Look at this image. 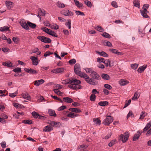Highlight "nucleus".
Here are the masks:
<instances>
[{
    "label": "nucleus",
    "instance_id": "nucleus-1",
    "mask_svg": "<svg viewBox=\"0 0 151 151\" xmlns=\"http://www.w3.org/2000/svg\"><path fill=\"white\" fill-rule=\"evenodd\" d=\"M73 84L68 86V87L73 90L79 89L82 88V86L79 85L81 83V81L76 79H73Z\"/></svg>",
    "mask_w": 151,
    "mask_h": 151
},
{
    "label": "nucleus",
    "instance_id": "nucleus-2",
    "mask_svg": "<svg viewBox=\"0 0 151 151\" xmlns=\"http://www.w3.org/2000/svg\"><path fill=\"white\" fill-rule=\"evenodd\" d=\"M113 118L111 116H107L102 123L106 126H109L113 121Z\"/></svg>",
    "mask_w": 151,
    "mask_h": 151
},
{
    "label": "nucleus",
    "instance_id": "nucleus-3",
    "mask_svg": "<svg viewBox=\"0 0 151 151\" xmlns=\"http://www.w3.org/2000/svg\"><path fill=\"white\" fill-rule=\"evenodd\" d=\"M124 135L123 134H121L119 136L120 139H121L123 143L125 142L127 140L129 137V132H126L124 133Z\"/></svg>",
    "mask_w": 151,
    "mask_h": 151
},
{
    "label": "nucleus",
    "instance_id": "nucleus-4",
    "mask_svg": "<svg viewBox=\"0 0 151 151\" xmlns=\"http://www.w3.org/2000/svg\"><path fill=\"white\" fill-rule=\"evenodd\" d=\"M37 38L41 42L46 43H49L51 42L50 39L44 36H38L37 37Z\"/></svg>",
    "mask_w": 151,
    "mask_h": 151
},
{
    "label": "nucleus",
    "instance_id": "nucleus-5",
    "mask_svg": "<svg viewBox=\"0 0 151 151\" xmlns=\"http://www.w3.org/2000/svg\"><path fill=\"white\" fill-rule=\"evenodd\" d=\"M61 14L64 16L71 17L73 16L74 13L68 9H64L61 11Z\"/></svg>",
    "mask_w": 151,
    "mask_h": 151
},
{
    "label": "nucleus",
    "instance_id": "nucleus-6",
    "mask_svg": "<svg viewBox=\"0 0 151 151\" xmlns=\"http://www.w3.org/2000/svg\"><path fill=\"white\" fill-rule=\"evenodd\" d=\"M91 76L92 78L97 80H100L101 78L99 75L96 71H93L91 74Z\"/></svg>",
    "mask_w": 151,
    "mask_h": 151
},
{
    "label": "nucleus",
    "instance_id": "nucleus-7",
    "mask_svg": "<svg viewBox=\"0 0 151 151\" xmlns=\"http://www.w3.org/2000/svg\"><path fill=\"white\" fill-rule=\"evenodd\" d=\"M89 84L92 85H97L98 82L96 80L93 79L92 78H91L89 77L86 80Z\"/></svg>",
    "mask_w": 151,
    "mask_h": 151
},
{
    "label": "nucleus",
    "instance_id": "nucleus-8",
    "mask_svg": "<svg viewBox=\"0 0 151 151\" xmlns=\"http://www.w3.org/2000/svg\"><path fill=\"white\" fill-rule=\"evenodd\" d=\"M74 72L78 75H79L82 72L81 71V68L80 65L76 64L74 67Z\"/></svg>",
    "mask_w": 151,
    "mask_h": 151
},
{
    "label": "nucleus",
    "instance_id": "nucleus-9",
    "mask_svg": "<svg viewBox=\"0 0 151 151\" xmlns=\"http://www.w3.org/2000/svg\"><path fill=\"white\" fill-rule=\"evenodd\" d=\"M19 23L20 24L22 27L25 29L27 30L29 29V28L27 25V24L26 23L25 20L24 19H22L19 22Z\"/></svg>",
    "mask_w": 151,
    "mask_h": 151
},
{
    "label": "nucleus",
    "instance_id": "nucleus-10",
    "mask_svg": "<svg viewBox=\"0 0 151 151\" xmlns=\"http://www.w3.org/2000/svg\"><path fill=\"white\" fill-rule=\"evenodd\" d=\"M24 70L26 72L30 74H37L38 73L36 70L31 68L29 69L25 68L24 69Z\"/></svg>",
    "mask_w": 151,
    "mask_h": 151
},
{
    "label": "nucleus",
    "instance_id": "nucleus-11",
    "mask_svg": "<svg viewBox=\"0 0 151 151\" xmlns=\"http://www.w3.org/2000/svg\"><path fill=\"white\" fill-rule=\"evenodd\" d=\"M30 59L32 60V63L33 65H36L38 63V61L37 58L34 56H31L30 57Z\"/></svg>",
    "mask_w": 151,
    "mask_h": 151
},
{
    "label": "nucleus",
    "instance_id": "nucleus-12",
    "mask_svg": "<svg viewBox=\"0 0 151 151\" xmlns=\"http://www.w3.org/2000/svg\"><path fill=\"white\" fill-rule=\"evenodd\" d=\"M142 132L139 131H138L137 132L136 134L133 137V140L134 141H135L137 140L139 138L140 136L141 135Z\"/></svg>",
    "mask_w": 151,
    "mask_h": 151
},
{
    "label": "nucleus",
    "instance_id": "nucleus-13",
    "mask_svg": "<svg viewBox=\"0 0 151 151\" xmlns=\"http://www.w3.org/2000/svg\"><path fill=\"white\" fill-rule=\"evenodd\" d=\"M22 96L24 98L28 100H30L31 98L28 93L27 92L23 93L22 94Z\"/></svg>",
    "mask_w": 151,
    "mask_h": 151
},
{
    "label": "nucleus",
    "instance_id": "nucleus-14",
    "mask_svg": "<svg viewBox=\"0 0 151 151\" xmlns=\"http://www.w3.org/2000/svg\"><path fill=\"white\" fill-rule=\"evenodd\" d=\"M119 84L121 86H125L129 83V82L126 80L122 79L119 81Z\"/></svg>",
    "mask_w": 151,
    "mask_h": 151
},
{
    "label": "nucleus",
    "instance_id": "nucleus-15",
    "mask_svg": "<svg viewBox=\"0 0 151 151\" xmlns=\"http://www.w3.org/2000/svg\"><path fill=\"white\" fill-rule=\"evenodd\" d=\"M140 95V93L137 91L134 93V96L132 98V100H136L139 97Z\"/></svg>",
    "mask_w": 151,
    "mask_h": 151
},
{
    "label": "nucleus",
    "instance_id": "nucleus-16",
    "mask_svg": "<svg viewBox=\"0 0 151 151\" xmlns=\"http://www.w3.org/2000/svg\"><path fill=\"white\" fill-rule=\"evenodd\" d=\"M45 81L42 79L37 81H35L34 84L37 86H38L40 84L43 83Z\"/></svg>",
    "mask_w": 151,
    "mask_h": 151
},
{
    "label": "nucleus",
    "instance_id": "nucleus-17",
    "mask_svg": "<svg viewBox=\"0 0 151 151\" xmlns=\"http://www.w3.org/2000/svg\"><path fill=\"white\" fill-rule=\"evenodd\" d=\"M68 114L67 115V116L69 117L73 118L78 116V114H75L74 113L68 111Z\"/></svg>",
    "mask_w": 151,
    "mask_h": 151
},
{
    "label": "nucleus",
    "instance_id": "nucleus-18",
    "mask_svg": "<svg viewBox=\"0 0 151 151\" xmlns=\"http://www.w3.org/2000/svg\"><path fill=\"white\" fill-rule=\"evenodd\" d=\"M101 76L103 79L104 80H109L110 79L109 76L106 74L103 73L101 75Z\"/></svg>",
    "mask_w": 151,
    "mask_h": 151
},
{
    "label": "nucleus",
    "instance_id": "nucleus-19",
    "mask_svg": "<svg viewBox=\"0 0 151 151\" xmlns=\"http://www.w3.org/2000/svg\"><path fill=\"white\" fill-rule=\"evenodd\" d=\"M2 65L4 66H6L9 67H11L13 66L12 64L10 62H3Z\"/></svg>",
    "mask_w": 151,
    "mask_h": 151
},
{
    "label": "nucleus",
    "instance_id": "nucleus-20",
    "mask_svg": "<svg viewBox=\"0 0 151 151\" xmlns=\"http://www.w3.org/2000/svg\"><path fill=\"white\" fill-rule=\"evenodd\" d=\"M69 110L71 112L76 113H80L81 112V110L79 109L76 108H70L69 109Z\"/></svg>",
    "mask_w": 151,
    "mask_h": 151
},
{
    "label": "nucleus",
    "instance_id": "nucleus-21",
    "mask_svg": "<svg viewBox=\"0 0 151 151\" xmlns=\"http://www.w3.org/2000/svg\"><path fill=\"white\" fill-rule=\"evenodd\" d=\"M53 129V128L52 127L47 126L45 127L43 130L45 132H49L52 130Z\"/></svg>",
    "mask_w": 151,
    "mask_h": 151
},
{
    "label": "nucleus",
    "instance_id": "nucleus-22",
    "mask_svg": "<svg viewBox=\"0 0 151 151\" xmlns=\"http://www.w3.org/2000/svg\"><path fill=\"white\" fill-rule=\"evenodd\" d=\"M64 101L67 103H70L73 101V100L71 98L68 97L63 98Z\"/></svg>",
    "mask_w": 151,
    "mask_h": 151
},
{
    "label": "nucleus",
    "instance_id": "nucleus-23",
    "mask_svg": "<svg viewBox=\"0 0 151 151\" xmlns=\"http://www.w3.org/2000/svg\"><path fill=\"white\" fill-rule=\"evenodd\" d=\"M78 76H81V78H85V81L89 77V76L87 74L83 72L81 73Z\"/></svg>",
    "mask_w": 151,
    "mask_h": 151
},
{
    "label": "nucleus",
    "instance_id": "nucleus-24",
    "mask_svg": "<svg viewBox=\"0 0 151 151\" xmlns=\"http://www.w3.org/2000/svg\"><path fill=\"white\" fill-rule=\"evenodd\" d=\"M6 6L9 9H11L13 6V3L12 2L6 1L5 2Z\"/></svg>",
    "mask_w": 151,
    "mask_h": 151
},
{
    "label": "nucleus",
    "instance_id": "nucleus-25",
    "mask_svg": "<svg viewBox=\"0 0 151 151\" xmlns=\"http://www.w3.org/2000/svg\"><path fill=\"white\" fill-rule=\"evenodd\" d=\"M104 63L106 65V67L109 66L111 67L113 66V65H111V61L109 60H105L104 61Z\"/></svg>",
    "mask_w": 151,
    "mask_h": 151
},
{
    "label": "nucleus",
    "instance_id": "nucleus-26",
    "mask_svg": "<svg viewBox=\"0 0 151 151\" xmlns=\"http://www.w3.org/2000/svg\"><path fill=\"white\" fill-rule=\"evenodd\" d=\"M109 103L107 101H100L98 103V105L101 106H105L108 105Z\"/></svg>",
    "mask_w": 151,
    "mask_h": 151
},
{
    "label": "nucleus",
    "instance_id": "nucleus-27",
    "mask_svg": "<svg viewBox=\"0 0 151 151\" xmlns=\"http://www.w3.org/2000/svg\"><path fill=\"white\" fill-rule=\"evenodd\" d=\"M151 126V121H150L149 123H148L146 126L143 129V131L142 132L144 133L145 131H147Z\"/></svg>",
    "mask_w": 151,
    "mask_h": 151
},
{
    "label": "nucleus",
    "instance_id": "nucleus-28",
    "mask_svg": "<svg viewBox=\"0 0 151 151\" xmlns=\"http://www.w3.org/2000/svg\"><path fill=\"white\" fill-rule=\"evenodd\" d=\"M48 113L50 116L55 117L56 116V114L54 110L51 109H49Z\"/></svg>",
    "mask_w": 151,
    "mask_h": 151
},
{
    "label": "nucleus",
    "instance_id": "nucleus-29",
    "mask_svg": "<svg viewBox=\"0 0 151 151\" xmlns=\"http://www.w3.org/2000/svg\"><path fill=\"white\" fill-rule=\"evenodd\" d=\"M76 5L78 7H81L83 6L82 4L80 3L77 0H73Z\"/></svg>",
    "mask_w": 151,
    "mask_h": 151
},
{
    "label": "nucleus",
    "instance_id": "nucleus-30",
    "mask_svg": "<svg viewBox=\"0 0 151 151\" xmlns=\"http://www.w3.org/2000/svg\"><path fill=\"white\" fill-rule=\"evenodd\" d=\"M147 66H143L139 68L138 69L137 71L138 73H141L143 72L144 70L146 69Z\"/></svg>",
    "mask_w": 151,
    "mask_h": 151
},
{
    "label": "nucleus",
    "instance_id": "nucleus-31",
    "mask_svg": "<svg viewBox=\"0 0 151 151\" xmlns=\"http://www.w3.org/2000/svg\"><path fill=\"white\" fill-rule=\"evenodd\" d=\"M28 26V25L32 29H35L36 27V25L35 24L29 22H27Z\"/></svg>",
    "mask_w": 151,
    "mask_h": 151
},
{
    "label": "nucleus",
    "instance_id": "nucleus-32",
    "mask_svg": "<svg viewBox=\"0 0 151 151\" xmlns=\"http://www.w3.org/2000/svg\"><path fill=\"white\" fill-rule=\"evenodd\" d=\"M97 53L100 55L103 56L104 57H108V55L104 51H102L101 52H97Z\"/></svg>",
    "mask_w": 151,
    "mask_h": 151
},
{
    "label": "nucleus",
    "instance_id": "nucleus-33",
    "mask_svg": "<svg viewBox=\"0 0 151 151\" xmlns=\"http://www.w3.org/2000/svg\"><path fill=\"white\" fill-rule=\"evenodd\" d=\"M71 21L70 19L67 20V22H66L65 25L68 27L69 29L71 28Z\"/></svg>",
    "mask_w": 151,
    "mask_h": 151
},
{
    "label": "nucleus",
    "instance_id": "nucleus-34",
    "mask_svg": "<svg viewBox=\"0 0 151 151\" xmlns=\"http://www.w3.org/2000/svg\"><path fill=\"white\" fill-rule=\"evenodd\" d=\"M32 114L33 116L35 118L38 119L39 116V114L35 111L32 112Z\"/></svg>",
    "mask_w": 151,
    "mask_h": 151
},
{
    "label": "nucleus",
    "instance_id": "nucleus-35",
    "mask_svg": "<svg viewBox=\"0 0 151 151\" xmlns=\"http://www.w3.org/2000/svg\"><path fill=\"white\" fill-rule=\"evenodd\" d=\"M9 28L7 26H5L0 28V31L1 32H4L6 31H8Z\"/></svg>",
    "mask_w": 151,
    "mask_h": 151
},
{
    "label": "nucleus",
    "instance_id": "nucleus-36",
    "mask_svg": "<svg viewBox=\"0 0 151 151\" xmlns=\"http://www.w3.org/2000/svg\"><path fill=\"white\" fill-rule=\"evenodd\" d=\"M48 34L50 35H51L52 36L55 37H58V35H57L56 33L54 31H52L50 29Z\"/></svg>",
    "mask_w": 151,
    "mask_h": 151
},
{
    "label": "nucleus",
    "instance_id": "nucleus-37",
    "mask_svg": "<svg viewBox=\"0 0 151 151\" xmlns=\"http://www.w3.org/2000/svg\"><path fill=\"white\" fill-rule=\"evenodd\" d=\"M147 114L145 111H142L140 115L139 119H143L146 116Z\"/></svg>",
    "mask_w": 151,
    "mask_h": 151
},
{
    "label": "nucleus",
    "instance_id": "nucleus-38",
    "mask_svg": "<svg viewBox=\"0 0 151 151\" xmlns=\"http://www.w3.org/2000/svg\"><path fill=\"white\" fill-rule=\"evenodd\" d=\"M93 121L96 124H98L99 125L101 124V121L98 118L93 119Z\"/></svg>",
    "mask_w": 151,
    "mask_h": 151
},
{
    "label": "nucleus",
    "instance_id": "nucleus-39",
    "mask_svg": "<svg viewBox=\"0 0 151 151\" xmlns=\"http://www.w3.org/2000/svg\"><path fill=\"white\" fill-rule=\"evenodd\" d=\"M96 96L95 95L93 94H92L91 95L90 97V100L92 101H95Z\"/></svg>",
    "mask_w": 151,
    "mask_h": 151
},
{
    "label": "nucleus",
    "instance_id": "nucleus-40",
    "mask_svg": "<svg viewBox=\"0 0 151 151\" xmlns=\"http://www.w3.org/2000/svg\"><path fill=\"white\" fill-rule=\"evenodd\" d=\"M50 28L52 29H59V26L56 24H54L50 26Z\"/></svg>",
    "mask_w": 151,
    "mask_h": 151
},
{
    "label": "nucleus",
    "instance_id": "nucleus-41",
    "mask_svg": "<svg viewBox=\"0 0 151 151\" xmlns=\"http://www.w3.org/2000/svg\"><path fill=\"white\" fill-rule=\"evenodd\" d=\"M95 29L97 31H99L101 32H102L104 31V29L101 27L100 26H98L95 28Z\"/></svg>",
    "mask_w": 151,
    "mask_h": 151
},
{
    "label": "nucleus",
    "instance_id": "nucleus-42",
    "mask_svg": "<svg viewBox=\"0 0 151 151\" xmlns=\"http://www.w3.org/2000/svg\"><path fill=\"white\" fill-rule=\"evenodd\" d=\"M133 4L134 6L136 7H138L139 8V1H138L135 0L134 1Z\"/></svg>",
    "mask_w": 151,
    "mask_h": 151
},
{
    "label": "nucleus",
    "instance_id": "nucleus-43",
    "mask_svg": "<svg viewBox=\"0 0 151 151\" xmlns=\"http://www.w3.org/2000/svg\"><path fill=\"white\" fill-rule=\"evenodd\" d=\"M53 91L55 93L60 96H61V95L63 93L62 92L59 91L58 89H54Z\"/></svg>",
    "mask_w": 151,
    "mask_h": 151
},
{
    "label": "nucleus",
    "instance_id": "nucleus-44",
    "mask_svg": "<svg viewBox=\"0 0 151 151\" xmlns=\"http://www.w3.org/2000/svg\"><path fill=\"white\" fill-rule=\"evenodd\" d=\"M22 123L24 124H30L32 123L31 120H25L22 121Z\"/></svg>",
    "mask_w": 151,
    "mask_h": 151
},
{
    "label": "nucleus",
    "instance_id": "nucleus-45",
    "mask_svg": "<svg viewBox=\"0 0 151 151\" xmlns=\"http://www.w3.org/2000/svg\"><path fill=\"white\" fill-rule=\"evenodd\" d=\"M102 35L105 37H106L107 38H110L111 37L110 36V35L108 33L104 32L103 33Z\"/></svg>",
    "mask_w": 151,
    "mask_h": 151
},
{
    "label": "nucleus",
    "instance_id": "nucleus-46",
    "mask_svg": "<svg viewBox=\"0 0 151 151\" xmlns=\"http://www.w3.org/2000/svg\"><path fill=\"white\" fill-rule=\"evenodd\" d=\"M105 45L109 47H112L113 46L111 43L109 41L105 42H104Z\"/></svg>",
    "mask_w": 151,
    "mask_h": 151
},
{
    "label": "nucleus",
    "instance_id": "nucleus-47",
    "mask_svg": "<svg viewBox=\"0 0 151 151\" xmlns=\"http://www.w3.org/2000/svg\"><path fill=\"white\" fill-rule=\"evenodd\" d=\"M75 13L77 15L84 16L85 14L83 12H81L79 11H76Z\"/></svg>",
    "mask_w": 151,
    "mask_h": 151
},
{
    "label": "nucleus",
    "instance_id": "nucleus-48",
    "mask_svg": "<svg viewBox=\"0 0 151 151\" xmlns=\"http://www.w3.org/2000/svg\"><path fill=\"white\" fill-rule=\"evenodd\" d=\"M104 59L102 58H97V61L99 63H104Z\"/></svg>",
    "mask_w": 151,
    "mask_h": 151
},
{
    "label": "nucleus",
    "instance_id": "nucleus-49",
    "mask_svg": "<svg viewBox=\"0 0 151 151\" xmlns=\"http://www.w3.org/2000/svg\"><path fill=\"white\" fill-rule=\"evenodd\" d=\"M57 6L59 7L63 8L65 7V5L63 3H61L60 2H58L57 4Z\"/></svg>",
    "mask_w": 151,
    "mask_h": 151
},
{
    "label": "nucleus",
    "instance_id": "nucleus-50",
    "mask_svg": "<svg viewBox=\"0 0 151 151\" xmlns=\"http://www.w3.org/2000/svg\"><path fill=\"white\" fill-rule=\"evenodd\" d=\"M58 73L63 72L65 70V69L63 68H57Z\"/></svg>",
    "mask_w": 151,
    "mask_h": 151
},
{
    "label": "nucleus",
    "instance_id": "nucleus-51",
    "mask_svg": "<svg viewBox=\"0 0 151 151\" xmlns=\"http://www.w3.org/2000/svg\"><path fill=\"white\" fill-rule=\"evenodd\" d=\"M17 91L15 92L14 93H9V95L12 98H14L16 96L17 94Z\"/></svg>",
    "mask_w": 151,
    "mask_h": 151
},
{
    "label": "nucleus",
    "instance_id": "nucleus-52",
    "mask_svg": "<svg viewBox=\"0 0 151 151\" xmlns=\"http://www.w3.org/2000/svg\"><path fill=\"white\" fill-rule=\"evenodd\" d=\"M13 71L15 73H20L21 71V68H17L14 69Z\"/></svg>",
    "mask_w": 151,
    "mask_h": 151
},
{
    "label": "nucleus",
    "instance_id": "nucleus-53",
    "mask_svg": "<svg viewBox=\"0 0 151 151\" xmlns=\"http://www.w3.org/2000/svg\"><path fill=\"white\" fill-rule=\"evenodd\" d=\"M138 66V64L135 63L134 64H132L131 65V67L132 69L135 70L137 68Z\"/></svg>",
    "mask_w": 151,
    "mask_h": 151
},
{
    "label": "nucleus",
    "instance_id": "nucleus-54",
    "mask_svg": "<svg viewBox=\"0 0 151 151\" xmlns=\"http://www.w3.org/2000/svg\"><path fill=\"white\" fill-rule=\"evenodd\" d=\"M41 29L42 30L48 34V33H49L50 30V29H48L46 27H42Z\"/></svg>",
    "mask_w": 151,
    "mask_h": 151
},
{
    "label": "nucleus",
    "instance_id": "nucleus-55",
    "mask_svg": "<svg viewBox=\"0 0 151 151\" xmlns=\"http://www.w3.org/2000/svg\"><path fill=\"white\" fill-rule=\"evenodd\" d=\"M116 140L115 139H114L112 140L108 144V145L109 147H111L113 145L116 143Z\"/></svg>",
    "mask_w": 151,
    "mask_h": 151
},
{
    "label": "nucleus",
    "instance_id": "nucleus-56",
    "mask_svg": "<svg viewBox=\"0 0 151 151\" xmlns=\"http://www.w3.org/2000/svg\"><path fill=\"white\" fill-rule=\"evenodd\" d=\"M39 9L40 12V13L42 16H45V14H46V12L44 10L41 9Z\"/></svg>",
    "mask_w": 151,
    "mask_h": 151
},
{
    "label": "nucleus",
    "instance_id": "nucleus-57",
    "mask_svg": "<svg viewBox=\"0 0 151 151\" xmlns=\"http://www.w3.org/2000/svg\"><path fill=\"white\" fill-rule=\"evenodd\" d=\"M85 70L86 72L88 73H92V72L93 71L90 68H87L85 69Z\"/></svg>",
    "mask_w": 151,
    "mask_h": 151
},
{
    "label": "nucleus",
    "instance_id": "nucleus-58",
    "mask_svg": "<svg viewBox=\"0 0 151 151\" xmlns=\"http://www.w3.org/2000/svg\"><path fill=\"white\" fill-rule=\"evenodd\" d=\"M112 6L115 8H117L118 7L117 4V3L115 1H113L111 3Z\"/></svg>",
    "mask_w": 151,
    "mask_h": 151
},
{
    "label": "nucleus",
    "instance_id": "nucleus-59",
    "mask_svg": "<svg viewBox=\"0 0 151 151\" xmlns=\"http://www.w3.org/2000/svg\"><path fill=\"white\" fill-rule=\"evenodd\" d=\"M84 2L85 4L88 7H91V4L90 1H84Z\"/></svg>",
    "mask_w": 151,
    "mask_h": 151
},
{
    "label": "nucleus",
    "instance_id": "nucleus-60",
    "mask_svg": "<svg viewBox=\"0 0 151 151\" xmlns=\"http://www.w3.org/2000/svg\"><path fill=\"white\" fill-rule=\"evenodd\" d=\"M68 79H66L65 80H63L62 81L61 83L63 84H69V82L68 81Z\"/></svg>",
    "mask_w": 151,
    "mask_h": 151
},
{
    "label": "nucleus",
    "instance_id": "nucleus-61",
    "mask_svg": "<svg viewBox=\"0 0 151 151\" xmlns=\"http://www.w3.org/2000/svg\"><path fill=\"white\" fill-rule=\"evenodd\" d=\"M76 62V60L74 59H71L69 61V63L70 65H73Z\"/></svg>",
    "mask_w": 151,
    "mask_h": 151
},
{
    "label": "nucleus",
    "instance_id": "nucleus-62",
    "mask_svg": "<svg viewBox=\"0 0 151 151\" xmlns=\"http://www.w3.org/2000/svg\"><path fill=\"white\" fill-rule=\"evenodd\" d=\"M49 124L52 126H55L57 124V122L54 121H50L49 122Z\"/></svg>",
    "mask_w": 151,
    "mask_h": 151
},
{
    "label": "nucleus",
    "instance_id": "nucleus-63",
    "mask_svg": "<svg viewBox=\"0 0 151 151\" xmlns=\"http://www.w3.org/2000/svg\"><path fill=\"white\" fill-rule=\"evenodd\" d=\"M104 86L105 88L109 90H111L112 88V87L110 85L107 84H105Z\"/></svg>",
    "mask_w": 151,
    "mask_h": 151
},
{
    "label": "nucleus",
    "instance_id": "nucleus-64",
    "mask_svg": "<svg viewBox=\"0 0 151 151\" xmlns=\"http://www.w3.org/2000/svg\"><path fill=\"white\" fill-rule=\"evenodd\" d=\"M53 54V52H50V51H47L45 52V53L44 54V56L45 57H47L50 55Z\"/></svg>",
    "mask_w": 151,
    "mask_h": 151
}]
</instances>
